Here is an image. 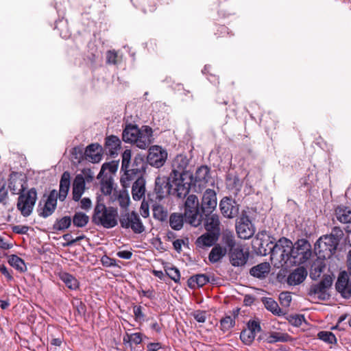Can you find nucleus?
I'll use <instances>...</instances> for the list:
<instances>
[{"instance_id": "47", "label": "nucleus", "mask_w": 351, "mask_h": 351, "mask_svg": "<svg viewBox=\"0 0 351 351\" xmlns=\"http://www.w3.org/2000/svg\"><path fill=\"white\" fill-rule=\"evenodd\" d=\"M317 337L329 344H336L337 342L335 335L330 331H320L317 333Z\"/></svg>"}, {"instance_id": "13", "label": "nucleus", "mask_w": 351, "mask_h": 351, "mask_svg": "<svg viewBox=\"0 0 351 351\" xmlns=\"http://www.w3.org/2000/svg\"><path fill=\"white\" fill-rule=\"evenodd\" d=\"M217 194L213 189H206L202 196L200 204L202 215H208L213 213L217 207Z\"/></svg>"}, {"instance_id": "28", "label": "nucleus", "mask_w": 351, "mask_h": 351, "mask_svg": "<svg viewBox=\"0 0 351 351\" xmlns=\"http://www.w3.org/2000/svg\"><path fill=\"white\" fill-rule=\"evenodd\" d=\"M204 222V226L207 231L217 232L219 233V219L217 214H209L202 216V222Z\"/></svg>"}, {"instance_id": "5", "label": "nucleus", "mask_w": 351, "mask_h": 351, "mask_svg": "<svg viewBox=\"0 0 351 351\" xmlns=\"http://www.w3.org/2000/svg\"><path fill=\"white\" fill-rule=\"evenodd\" d=\"M184 215L186 222L194 227H197L202 223V216L200 213V204L195 195H189L184 204Z\"/></svg>"}, {"instance_id": "40", "label": "nucleus", "mask_w": 351, "mask_h": 351, "mask_svg": "<svg viewBox=\"0 0 351 351\" xmlns=\"http://www.w3.org/2000/svg\"><path fill=\"white\" fill-rule=\"evenodd\" d=\"M290 339L291 337L287 333L274 332L265 340L269 343H274L276 342H287Z\"/></svg>"}, {"instance_id": "64", "label": "nucleus", "mask_w": 351, "mask_h": 351, "mask_svg": "<svg viewBox=\"0 0 351 351\" xmlns=\"http://www.w3.org/2000/svg\"><path fill=\"white\" fill-rule=\"evenodd\" d=\"M133 312L136 319H143L145 315L142 312L141 306H134L133 308Z\"/></svg>"}, {"instance_id": "50", "label": "nucleus", "mask_w": 351, "mask_h": 351, "mask_svg": "<svg viewBox=\"0 0 351 351\" xmlns=\"http://www.w3.org/2000/svg\"><path fill=\"white\" fill-rule=\"evenodd\" d=\"M287 320L294 326H300L304 321H305L304 316L303 315H289L286 317Z\"/></svg>"}, {"instance_id": "10", "label": "nucleus", "mask_w": 351, "mask_h": 351, "mask_svg": "<svg viewBox=\"0 0 351 351\" xmlns=\"http://www.w3.org/2000/svg\"><path fill=\"white\" fill-rule=\"evenodd\" d=\"M119 223L123 228H131L136 234H141L145 230L140 216L135 211L129 212L126 210L119 217Z\"/></svg>"}, {"instance_id": "33", "label": "nucleus", "mask_w": 351, "mask_h": 351, "mask_svg": "<svg viewBox=\"0 0 351 351\" xmlns=\"http://www.w3.org/2000/svg\"><path fill=\"white\" fill-rule=\"evenodd\" d=\"M60 279L65 284V285L71 290H76L80 287V282L75 276L67 272L60 273Z\"/></svg>"}, {"instance_id": "27", "label": "nucleus", "mask_w": 351, "mask_h": 351, "mask_svg": "<svg viewBox=\"0 0 351 351\" xmlns=\"http://www.w3.org/2000/svg\"><path fill=\"white\" fill-rule=\"evenodd\" d=\"M307 274V271L304 267H299L288 276L287 282L290 285H300L306 279Z\"/></svg>"}, {"instance_id": "4", "label": "nucleus", "mask_w": 351, "mask_h": 351, "mask_svg": "<svg viewBox=\"0 0 351 351\" xmlns=\"http://www.w3.org/2000/svg\"><path fill=\"white\" fill-rule=\"evenodd\" d=\"M147 162L145 156L141 154L135 156L132 163H130V167L125 169L123 176L121 178V182L124 188L130 185V182L134 180L136 178L143 177Z\"/></svg>"}, {"instance_id": "43", "label": "nucleus", "mask_w": 351, "mask_h": 351, "mask_svg": "<svg viewBox=\"0 0 351 351\" xmlns=\"http://www.w3.org/2000/svg\"><path fill=\"white\" fill-rule=\"evenodd\" d=\"M153 215L156 219L165 221L168 217V213L162 206L154 204L153 205Z\"/></svg>"}, {"instance_id": "21", "label": "nucleus", "mask_w": 351, "mask_h": 351, "mask_svg": "<svg viewBox=\"0 0 351 351\" xmlns=\"http://www.w3.org/2000/svg\"><path fill=\"white\" fill-rule=\"evenodd\" d=\"M219 236V233L217 232L207 231L197 239L195 245L199 248L211 247L217 241Z\"/></svg>"}, {"instance_id": "30", "label": "nucleus", "mask_w": 351, "mask_h": 351, "mask_svg": "<svg viewBox=\"0 0 351 351\" xmlns=\"http://www.w3.org/2000/svg\"><path fill=\"white\" fill-rule=\"evenodd\" d=\"M208 282H210V277L205 274L193 275L187 280L189 287L192 289L202 287Z\"/></svg>"}, {"instance_id": "51", "label": "nucleus", "mask_w": 351, "mask_h": 351, "mask_svg": "<svg viewBox=\"0 0 351 351\" xmlns=\"http://www.w3.org/2000/svg\"><path fill=\"white\" fill-rule=\"evenodd\" d=\"M132 152L130 149H125L122 154L121 170L125 171V169L130 167V160Z\"/></svg>"}, {"instance_id": "22", "label": "nucleus", "mask_w": 351, "mask_h": 351, "mask_svg": "<svg viewBox=\"0 0 351 351\" xmlns=\"http://www.w3.org/2000/svg\"><path fill=\"white\" fill-rule=\"evenodd\" d=\"M210 179V168L206 165H202L198 167L195 171L193 181L195 184H198L199 186H205Z\"/></svg>"}, {"instance_id": "41", "label": "nucleus", "mask_w": 351, "mask_h": 351, "mask_svg": "<svg viewBox=\"0 0 351 351\" xmlns=\"http://www.w3.org/2000/svg\"><path fill=\"white\" fill-rule=\"evenodd\" d=\"M8 181V187L12 194H19L18 193L21 188V185L19 184V181H21V183L23 184V186H25V182L23 179H19L17 177V173H11Z\"/></svg>"}, {"instance_id": "60", "label": "nucleus", "mask_w": 351, "mask_h": 351, "mask_svg": "<svg viewBox=\"0 0 351 351\" xmlns=\"http://www.w3.org/2000/svg\"><path fill=\"white\" fill-rule=\"evenodd\" d=\"M117 53L114 51H108L106 53V62L108 64H117Z\"/></svg>"}, {"instance_id": "46", "label": "nucleus", "mask_w": 351, "mask_h": 351, "mask_svg": "<svg viewBox=\"0 0 351 351\" xmlns=\"http://www.w3.org/2000/svg\"><path fill=\"white\" fill-rule=\"evenodd\" d=\"M101 191L103 194L107 195H110L112 191V179L107 178V174H105L104 178H101Z\"/></svg>"}, {"instance_id": "9", "label": "nucleus", "mask_w": 351, "mask_h": 351, "mask_svg": "<svg viewBox=\"0 0 351 351\" xmlns=\"http://www.w3.org/2000/svg\"><path fill=\"white\" fill-rule=\"evenodd\" d=\"M291 263L299 265L307 261L311 255V245L305 239H298L290 247Z\"/></svg>"}, {"instance_id": "20", "label": "nucleus", "mask_w": 351, "mask_h": 351, "mask_svg": "<svg viewBox=\"0 0 351 351\" xmlns=\"http://www.w3.org/2000/svg\"><path fill=\"white\" fill-rule=\"evenodd\" d=\"M153 130L148 125H143L141 128V134L138 135L134 143L143 149L147 148L152 142Z\"/></svg>"}, {"instance_id": "16", "label": "nucleus", "mask_w": 351, "mask_h": 351, "mask_svg": "<svg viewBox=\"0 0 351 351\" xmlns=\"http://www.w3.org/2000/svg\"><path fill=\"white\" fill-rule=\"evenodd\" d=\"M228 255L230 262L234 267L244 266L249 258V252L247 251L244 252L241 245H237L234 249L229 250Z\"/></svg>"}, {"instance_id": "53", "label": "nucleus", "mask_w": 351, "mask_h": 351, "mask_svg": "<svg viewBox=\"0 0 351 351\" xmlns=\"http://www.w3.org/2000/svg\"><path fill=\"white\" fill-rule=\"evenodd\" d=\"M167 275L175 282H179L180 279V273L178 268L175 267H168L165 269Z\"/></svg>"}, {"instance_id": "12", "label": "nucleus", "mask_w": 351, "mask_h": 351, "mask_svg": "<svg viewBox=\"0 0 351 351\" xmlns=\"http://www.w3.org/2000/svg\"><path fill=\"white\" fill-rule=\"evenodd\" d=\"M332 278L330 276L326 275L317 284L311 286L308 295H317V298L320 300H327L330 298V295L326 292L332 286Z\"/></svg>"}, {"instance_id": "2", "label": "nucleus", "mask_w": 351, "mask_h": 351, "mask_svg": "<svg viewBox=\"0 0 351 351\" xmlns=\"http://www.w3.org/2000/svg\"><path fill=\"white\" fill-rule=\"evenodd\" d=\"M117 214L116 208H107L98 198L92 216V222L105 228H112L117 225Z\"/></svg>"}, {"instance_id": "63", "label": "nucleus", "mask_w": 351, "mask_h": 351, "mask_svg": "<svg viewBox=\"0 0 351 351\" xmlns=\"http://www.w3.org/2000/svg\"><path fill=\"white\" fill-rule=\"evenodd\" d=\"M195 319L199 323H204L206 319V312L197 311L193 313Z\"/></svg>"}, {"instance_id": "54", "label": "nucleus", "mask_w": 351, "mask_h": 351, "mask_svg": "<svg viewBox=\"0 0 351 351\" xmlns=\"http://www.w3.org/2000/svg\"><path fill=\"white\" fill-rule=\"evenodd\" d=\"M72 158L75 160L77 162H81L84 158V152L80 147H75L71 151Z\"/></svg>"}, {"instance_id": "35", "label": "nucleus", "mask_w": 351, "mask_h": 351, "mask_svg": "<svg viewBox=\"0 0 351 351\" xmlns=\"http://www.w3.org/2000/svg\"><path fill=\"white\" fill-rule=\"evenodd\" d=\"M337 219L343 223H351V210L343 206H338L335 210Z\"/></svg>"}, {"instance_id": "57", "label": "nucleus", "mask_w": 351, "mask_h": 351, "mask_svg": "<svg viewBox=\"0 0 351 351\" xmlns=\"http://www.w3.org/2000/svg\"><path fill=\"white\" fill-rule=\"evenodd\" d=\"M247 328L256 335V332L261 331V326L258 321L254 319H250L247 322Z\"/></svg>"}, {"instance_id": "26", "label": "nucleus", "mask_w": 351, "mask_h": 351, "mask_svg": "<svg viewBox=\"0 0 351 351\" xmlns=\"http://www.w3.org/2000/svg\"><path fill=\"white\" fill-rule=\"evenodd\" d=\"M85 190V182L82 175L78 174L75 176L72 189L73 199L78 202Z\"/></svg>"}, {"instance_id": "17", "label": "nucleus", "mask_w": 351, "mask_h": 351, "mask_svg": "<svg viewBox=\"0 0 351 351\" xmlns=\"http://www.w3.org/2000/svg\"><path fill=\"white\" fill-rule=\"evenodd\" d=\"M335 287L343 298L349 299L351 298V281L346 271L339 274Z\"/></svg>"}, {"instance_id": "19", "label": "nucleus", "mask_w": 351, "mask_h": 351, "mask_svg": "<svg viewBox=\"0 0 351 351\" xmlns=\"http://www.w3.org/2000/svg\"><path fill=\"white\" fill-rule=\"evenodd\" d=\"M103 154V147L97 143L90 144L84 151L85 159L93 163L100 162Z\"/></svg>"}, {"instance_id": "8", "label": "nucleus", "mask_w": 351, "mask_h": 351, "mask_svg": "<svg viewBox=\"0 0 351 351\" xmlns=\"http://www.w3.org/2000/svg\"><path fill=\"white\" fill-rule=\"evenodd\" d=\"M339 243L335 238L325 234L316 241L314 250L319 258H330L335 254Z\"/></svg>"}, {"instance_id": "7", "label": "nucleus", "mask_w": 351, "mask_h": 351, "mask_svg": "<svg viewBox=\"0 0 351 351\" xmlns=\"http://www.w3.org/2000/svg\"><path fill=\"white\" fill-rule=\"evenodd\" d=\"M172 180L173 179L170 178V176L168 177H157L156 178L154 192L156 193V199L160 201L169 195L178 198H184L186 197L178 195L176 191L177 187Z\"/></svg>"}, {"instance_id": "62", "label": "nucleus", "mask_w": 351, "mask_h": 351, "mask_svg": "<svg viewBox=\"0 0 351 351\" xmlns=\"http://www.w3.org/2000/svg\"><path fill=\"white\" fill-rule=\"evenodd\" d=\"M101 261L102 265L106 267H113L117 265L116 260L111 258L106 255L102 256Z\"/></svg>"}, {"instance_id": "58", "label": "nucleus", "mask_w": 351, "mask_h": 351, "mask_svg": "<svg viewBox=\"0 0 351 351\" xmlns=\"http://www.w3.org/2000/svg\"><path fill=\"white\" fill-rule=\"evenodd\" d=\"M328 236L335 238L336 241L339 243L341 239L343 236V232L339 227L335 226L332 229L331 233L328 234Z\"/></svg>"}, {"instance_id": "11", "label": "nucleus", "mask_w": 351, "mask_h": 351, "mask_svg": "<svg viewBox=\"0 0 351 351\" xmlns=\"http://www.w3.org/2000/svg\"><path fill=\"white\" fill-rule=\"evenodd\" d=\"M236 231L242 239H249L255 233V228L246 213H242L236 224Z\"/></svg>"}, {"instance_id": "32", "label": "nucleus", "mask_w": 351, "mask_h": 351, "mask_svg": "<svg viewBox=\"0 0 351 351\" xmlns=\"http://www.w3.org/2000/svg\"><path fill=\"white\" fill-rule=\"evenodd\" d=\"M221 241L223 245V248H226L227 251L234 249L237 245L234 233L228 230L222 232Z\"/></svg>"}, {"instance_id": "49", "label": "nucleus", "mask_w": 351, "mask_h": 351, "mask_svg": "<svg viewBox=\"0 0 351 351\" xmlns=\"http://www.w3.org/2000/svg\"><path fill=\"white\" fill-rule=\"evenodd\" d=\"M256 335L248 329L241 332L240 339L245 345H250L254 340Z\"/></svg>"}, {"instance_id": "15", "label": "nucleus", "mask_w": 351, "mask_h": 351, "mask_svg": "<svg viewBox=\"0 0 351 351\" xmlns=\"http://www.w3.org/2000/svg\"><path fill=\"white\" fill-rule=\"evenodd\" d=\"M219 208L223 217L232 219L239 215V205L230 197H224L219 202Z\"/></svg>"}, {"instance_id": "1", "label": "nucleus", "mask_w": 351, "mask_h": 351, "mask_svg": "<svg viewBox=\"0 0 351 351\" xmlns=\"http://www.w3.org/2000/svg\"><path fill=\"white\" fill-rule=\"evenodd\" d=\"M190 160L186 155L179 154L171 163L170 178L176 184V191L180 196H186L191 189L193 176L189 169Z\"/></svg>"}, {"instance_id": "55", "label": "nucleus", "mask_w": 351, "mask_h": 351, "mask_svg": "<svg viewBox=\"0 0 351 351\" xmlns=\"http://www.w3.org/2000/svg\"><path fill=\"white\" fill-rule=\"evenodd\" d=\"M117 199L119 204V206L121 208H127L130 204V197L128 194L125 192L120 193L117 195Z\"/></svg>"}, {"instance_id": "38", "label": "nucleus", "mask_w": 351, "mask_h": 351, "mask_svg": "<svg viewBox=\"0 0 351 351\" xmlns=\"http://www.w3.org/2000/svg\"><path fill=\"white\" fill-rule=\"evenodd\" d=\"M8 263L20 272H25L27 271V267L25 261L17 255H10L8 257Z\"/></svg>"}, {"instance_id": "52", "label": "nucleus", "mask_w": 351, "mask_h": 351, "mask_svg": "<svg viewBox=\"0 0 351 351\" xmlns=\"http://www.w3.org/2000/svg\"><path fill=\"white\" fill-rule=\"evenodd\" d=\"M235 324L234 319L230 315L223 317L221 322V328L223 331H227L232 328Z\"/></svg>"}, {"instance_id": "25", "label": "nucleus", "mask_w": 351, "mask_h": 351, "mask_svg": "<svg viewBox=\"0 0 351 351\" xmlns=\"http://www.w3.org/2000/svg\"><path fill=\"white\" fill-rule=\"evenodd\" d=\"M71 186V175L69 171H64L60 180V189L58 199L63 202L65 200Z\"/></svg>"}, {"instance_id": "31", "label": "nucleus", "mask_w": 351, "mask_h": 351, "mask_svg": "<svg viewBox=\"0 0 351 351\" xmlns=\"http://www.w3.org/2000/svg\"><path fill=\"white\" fill-rule=\"evenodd\" d=\"M262 302L267 310L274 315L283 316L286 313L279 307L278 304L271 298H263Z\"/></svg>"}, {"instance_id": "61", "label": "nucleus", "mask_w": 351, "mask_h": 351, "mask_svg": "<svg viewBox=\"0 0 351 351\" xmlns=\"http://www.w3.org/2000/svg\"><path fill=\"white\" fill-rule=\"evenodd\" d=\"M0 272L3 274L8 281H11L13 280V276L12 275V270H9L8 267L2 264L0 265Z\"/></svg>"}, {"instance_id": "56", "label": "nucleus", "mask_w": 351, "mask_h": 351, "mask_svg": "<svg viewBox=\"0 0 351 351\" xmlns=\"http://www.w3.org/2000/svg\"><path fill=\"white\" fill-rule=\"evenodd\" d=\"M279 300L282 306L288 307L291 302V295L289 292H282L279 295Z\"/></svg>"}, {"instance_id": "48", "label": "nucleus", "mask_w": 351, "mask_h": 351, "mask_svg": "<svg viewBox=\"0 0 351 351\" xmlns=\"http://www.w3.org/2000/svg\"><path fill=\"white\" fill-rule=\"evenodd\" d=\"M56 208V206L48 204V203L45 202L43 207L38 208V215L43 218H47L54 213Z\"/></svg>"}, {"instance_id": "59", "label": "nucleus", "mask_w": 351, "mask_h": 351, "mask_svg": "<svg viewBox=\"0 0 351 351\" xmlns=\"http://www.w3.org/2000/svg\"><path fill=\"white\" fill-rule=\"evenodd\" d=\"M8 197V189L5 188V183L0 182V204H5Z\"/></svg>"}, {"instance_id": "34", "label": "nucleus", "mask_w": 351, "mask_h": 351, "mask_svg": "<svg viewBox=\"0 0 351 351\" xmlns=\"http://www.w3.org/2000/svg\"><path fill=\"white\" fill-rule=\"evenodd\" d=\"M227 250L223 248L220 245H215L211 250L208 255V260L212 263L219 262L226 254Z\"/></svg>"}, {"instance_id": "6", "label": "nucleus", "mask_w": 351, "mask_h": 351, "mask_svg": "<svg viewBox=\"0 0 351 351\" xmlns=\"http://www.w3.org/2000/svg\"><path fill=\"white\" fill-rule=\"evenodd\" d=\"M292 246V241L286 238L281 237L270 249L271 260L276 259L281 265L291 262L290 247Z\"/></svg>"}, {"instance_id": "42", "label": "nucleus", "mask_w": 351, "mask_h": 351, "mask_svg": "<svg viewBox=\"0 0 351 351\" xmlns=\"http://www.w3.org/2000/svg\"><path fill=\"white\" fill-rule=\"evenodd\" d=\"M73 225L77 228H83L87 225L89 221V217L84 213L77 212L73 217Z\"/></svg>"}, {"instance_id": "29", "label": "nucleus", "mask_w": 351, "mask_h": 351, "mask_svg": "<svg viewBox=\"0 0 351 351\" xmlns=\"http://www.w3.org/2000/svg\"><path fill=\"white\" fill-rule=\"evenodd\" d=\"M270 270V265L264 262L252 267L250 269V274L255 278L263 279L269 274Z\"/></svg>"}, {"instance_id": "36", "label": "nucleus", "mask_w": 351, "mask_h": 351, "mask_svg": "<svg viewBox=\"0 0 351 351\" xmlns=\"http://www.w3.org/2000/svg\"><path fill=\"white\" fill-rule=\"evenodd\" d=\"M324 260V259L319 258L318 257V258L312 264L310 269V277L313 280H316L324 271L326 267Z\"/></svg>"}, {"instance_id": "37", "label": "nucleus", "mask_w": 351, "mask_h": 351, "mask_svg": "<svg viewBox=\"0 0 351 351\" xmlns=\"http://www.w3.org/2000/svg\"><path fill=\"white\" fill-rule=\"evenodd\" d=\"M184 214L173 213L169 216V226L175 230H180L184 225Z\"/></svg>"}, {"instance_id": "24", "label": "nucleus", "mask_w": 351, "mask_h": 351, "mask_svg": "<svg viewBox=\"0 0 351 351\" xmlns=\"http://www.w3.org/2000/svg\"><path fill=\"white\" fill-rule=\"evenodd\" d=\"M132 187V198L140 200L145 194V180L144 177L136 178Z\"/></svg>"}, {"instance_id": "39", "label": "nucleus", "mask_w": 351, "mask_h": 351, "mask_svg": "<svg viewBox=\"0 0 351 351\" xmlns=\"http://www.w3.org/2000/svg\"><path fill=\"white\" fill-rule=\"evenodd\" d=\"M71 217L69 216H64L60 219H57L53 225V230L55 231H64L71 226Z\"/></svg>"}, {"instance_id": "44", "label": "nucleus", "mask_w": 351, "mask_h": 351, "mask_svg": "<svg viewBox=\"0 0 351 351\" xmlns=\"http://www.w3.org/2000/svg\"><path fill=\"white\" fill-rule=\"evenodd\" d=\"M138 7L144 13L152 12L156 9V0H136Z\"/></svg>"}, {"instance_id": "18", "label": "nucleus", "mask_w": 351, "mask_h": 351, "mask_svg": "<svg viewBox=\"0 0 351 351\" xmlns=\"http://www.w3.org/2000/svg\"><path fill=\"white\" fill-rule=\"evenodd\" d=\"M121 145V141L118 136L114 135L108 136L105 138L103 152L106 155L114 158L119 154Z\"/></svg>"}, {"instance_id": "14", "label": "nucleus", "mask_w": 351, "mask_h": 351, "mask_svg": "<svg viewBox=\"0 0 351 351\" xmlns=\"http://www.w3.org/2000/svg\"><path fill=\"white\" fill-rule=\"evenodd\" d=\"M167 158V152L161 147L155 145L149 148L147 162L157 168L162 167Z\"/></svg>"}, {"instance_id": "45", "label": "nucleus", "mask_w": 351, "mask_h": 351, "mask_svg": "<svg viewBox=\"0 0 351 351\" xmlns=\"http://www.w3.org/2000/svg\"><path fill=\"white\" fill-rule=\"evenodd\" d=\"M118 167L119 161L112 160L109 162L104 163L97 176V179H100L102 176L104 177V173L107 170L111 173H114L117 171Z\"/></svg>"}, {"instance_id": "3", "label": "nucleus", "mask_w": 351, "mask_h": 351, "mask_svg": "<svg viewBox=\"0 0 351 351\" xmlns=\"http://www.w3.org/2000/svg\"><path fill=\"white\" fill-rule=\"evenodd\" d=\"M19 184H20L21 188L18 193L19 196L16 207L23 217H28L34 210L37 199V191L35 188L25 191V186L21 181L19 182Z\"/></svg>"}, {"instance_id": "23", "label": "nucleus", "mask_w": 351, "mask_h": 351, "mask_svg": "<svg viewBox=\"0 0 351 351\" xmlns=\"http://www.w3.org/2000/svg\"><path fill=\"white\" fill-rule=\"evenodd\" d=\"M141 134V128L135 124H126L122 133V139L125 143H134L138 135Z\"/></svg>"}]
</instances>
